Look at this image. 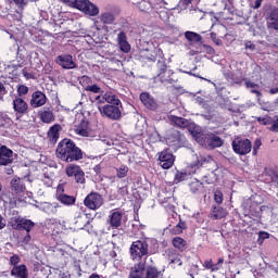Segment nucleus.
I'll return each instance as SVG.
<instances>
[{"instance_id": "obj_1", "label": "nucleus", "mask_w": 278, "mask_h": 278, "mask_svg": "<svg viewBox=\"0 0 278 278\" xmlns=\"http://www.w3.org/2000/svg\"><path fill=\"white\" fill-rule=\"evenodd\" d=\"M56 157L62 162H78L84 157V152L71 139H63L56 148Z\"/></svg>"}, {"instance_id": "obj_2", "label": "nucleus", "mask_w": 278, "mask_h": 278, "mask_svg": "<svg viewBox=\"0 0 278 278\" xmlns=\"http://www.w3.org/2000/svg\"><path fill=\"white\" fill-rule=\"evenodd\" d=\"M149 255H155V250L149 247V242L147 240H137L130 245V256L131 260H147Z\"/></svg>"}, {"instance_id": "obj_3", "label": "nucleus", "mask_w": 278, "mask_h": 278, "mask_svg": "<svg viewBox=\"0 0 278 278\" xmlns=\"http://www.w3.org/2000/svg\"><path fill=\"white\" fill-rule=\"evenodd\" d=\"M123 104H105L99 106V112L102 116L110 118V121H121L123 116Z\"/></svg>"}, {"instance_id": "obj_4", "label": "nucleus", "mask_w": 278, "mask_h": 278, "mask_svg": "<svg viewBox=\"0 0 278 278\" xmlns=\"http://www.w3.org/2000/svg\"><path fill=\"white\" fill-rule=\"evenodd\" d=\"M253 149V143L251 140L241 137L235 138L232 141V150L237 155H248V153Z\"/></svg>"}, {"instance_id": "obj_5", "label": "nucleus", "mask_w": 278, "mask_h": 278, "mask_svg": "<svg viewBox=\"0 0 278 278\" xmlns=\"http://www.w3.org/2000/svg\"><path fill=\"white\" fill-rule=\"evenodd\" d=\"M73 8L85 12L89 16H97L99 14V8L90 2V0H73Z\"/></svg>"}, {"instance_id": "obj_6", "label": "nucleus", "mask_w": 278, "mask_h": 278, "mask_svg": "<svg viewBox=\"0 0 278 278\" xmlns=\"http://www.w3.org/2000/svg\"><path fill=\"white\" fill-rule=\"evenodd\" d=\"M67 177H73L76 184H86V173L79 165L70 164L65 167Z\"/></svg>"}, {"instance_id": "obj_7", "label": "nucleus", "mask_w": 278, "mask_h": 278, "mask_svg": "<svg viewBox=\"0 0 278 278\" xmlns=\"http://www.w3.org/2000/svg\"><path fill=\"white\" fill-rule=\"evenodd\" d=\"M84 205L88 210H99L103 205V195L98 192H91L85 198Z\"/></svg>"}, {"instance_id": "obj_8", "label": "nucleus", "mask_w": 278, "mask_h": 278, "mask_svg": "<svg viewBox=\"0 0 278 278\" xmlns=\"http://www.w3.org/2000/svg\"><path fill=\"white\" fill-rule=\"evenodd\" d=\"M55 63L65 71H73V68H77V63H75V60L71 54H61L56 56Z\"/></svg>"}, {"instance_id": "obj_9", "label": "nucleus", "mask_w": 278, "mask_h": 278, "mask_svg": "<svg viewBox=\"0 0 278 278\" xmlns=\"http://www.w3.org/2000/svg\"><path fill=\"white\" fill-rule=\"evenodd\" d=\"M118 14H121V11L118 10V8H115V7L110 8L100 14V21L104 25H112L114 24V21H116V17L118 16Z\"/></svg>"}, {"instance_id": "obj_10", "label": "nucleus", "mask_w": 278, "mask_h": 278, "mask_svg": "<svg viewBox=\"0 0 278 278\" xmlns=\"http://www.w3.org/2000/svg\"><path fill=\"white\" fill-rule=\"evenodd\" d=\"M159 164L164 170H168V168H173V164H175V155H173L168 150H163L159 153Z\"/></svg>"}, {"instance_id": "obj_11", "label": "nucleus", "mask_w": 278, "mask_h": 278, "mask_svg": "<svg viewBox=\"0 0 278 278\" xmlns=\"http://www.w3.org/2000/svg\"><path fill=\"white\" fill-rule=\"evenodd\" d=\"M35 225L36 224L31 222V219H25L23 217L15 218L12 223L13 229H18L20 231L24 230L27 231V233L34 229Z\"/></svg>"}, {"instance_id": "obj_12", "label": "nucleus", "mask_w": 278, "mask_h": 278, "mask_svg": "<svg viewBox=\"0 0 278 278\" xmlns=\"http://www.w3.org/2000/svg\"><path fill=\"white\" fill-rule=\"evenodd\" d=\"M263 175L267 184H273V186L278 188V167H265Z\"/></svg>"}, {"instance_id": "obj_13", "label": "nucleus", "mask_w": 278, "mask_h": 278, "mask_svg": "<svg viewBox=\"0 0 278 278\" xmlns=\"http://www.w3.org/2000/svg\"><path fill=\"white\" fill-rule=\"evenodd\" d=\"M147 268V258L140 261L131 267L129 278H146L144 270Z\"/></svg>"}, {"instance_id": "obj_14", "label": "nucleus", "mask_w": 278, "mask_h": 278, "mask_svg": "<svg viewBox=\"0 0 278 278\" xmlns=\"http://www.w3.org/2000/svg\"><path fill=\"white\" fill-rule=\"evenodd\" d=\"M14 152L8 147H0V166H8V164H12L14 162L13 159Z\"/></svg>"}, {"instance_id": "obj_15", "label": "nucleus", "mask_w": 278, "mask_h": 278, "mask_svg": "<svg viewBox=\"0 0 278 278\" xmlns=\"http://www.w3.org/2000/svg\"><path fill=\"white\" fill-rule=\"evenodd\" d=\"M11 190L15 194H23L25 192L26 187H25V180L23 178L14 177L10 181Z\"/></svg>"}, {"instance_id": "obj_16", "label": "nucleus", "mask_w": 278, "mask_h": 278, "mask_svg": "<svg viewBox=\"0 0 278 278\" xmlns=\"http://www.w3.org/2000/svg\"><path fill=\"white\" fill-rule=\"evenodd\" d=\"M47 103V96L42 91H35L31 96V108H42Z\"/></svg>"}, {"instance_id": "obj_17", "label": "nucleus", "mask_w": 278, "mask_h": 278, "mask_svg": "<svg viewBox=\"0 0 278 278\" xmlns=\"http://www.w3.org/2000/svg\"><path fill=\"white\" fill-rule=\"evenodd\" d=\"M13 110L17 114H27L29 105L23 98L17 97L13 100Z\"/></svg>"}, {"instance_id": "obj_18", "label": "nucleus", "mask_w": 278, "mask_h": 278, "mask_svg": "<svg viewBox=\"0 0 278 278\" xmlns=\"http://www.w3.org/2000/svg\"><path fill=\"white\" fill-rule=\"evenodd\" d=\"M267 29H274L275 31H278V8L270 10L267 17Z\"/></svg>"}, {"instance_id": "obj_19", "label": "nucleus", "mask_w": 278, "mask_h": 278, "mask_svg": "<svg viewBox=\"0 0 278 278\" xmlns=\"http://www.w3.org/2000/svg\"><path fill=\"white\" fill-rule=\"evenodd\" d=\"M97 101H99L100 103H103V101H105L106 103H109V105L123 104V102H121V99H118V97H116V94H114L112 92H105L102 96V100H101V96H98Z\"/></svg>"}, {"instance_id": "obj_20", "label": "nucleus", "mask_w": 278, "mask_h": 278, "mask_svg": "<svg viewBox=\"0 0 278 278\" xmlns=\"http://www.w3.org/2000/svg\"><path fill=\"white\" fill-rule=\"evenodd\" d=\"M11 277L15 278H29V270L27 269V265H17L11 269Z\"/></svg>"}, {"instance_id": "obj_21", "label": "nucleus", "mask_w": 278, "mask_h": 278, "mask_svg": "<svg viewBox=\"0 0 278 278\" xmlns=\"http://www.w3.org/2000/svg\"><path fill=\"white\" fill-rule=\"evenodd\" d=\"M140 101L148 110H157V102H155V99L148 92H142L140 94Z\"/></svg>"}, {"instance_id": "obj_22", "label": "nucleus", "mask_w": 278, "mask_h": 278, "mask_svg": "<svg viewBox=\"0 0 278 278\" xmlns=\"http://www.w3.org/2000/svg\"><path fill=\"white\" fill-rule=\"evenodd\" d=\"M109 223L114 229H118L123 225V213L119 211H112L109 216Z\"/></svg>"}, {"instance_id": "obj_23", "label": "nucleus", "mask_w": 278, "mask_h": 278, "mask_svg": "<svg viewBox=\"0 0 278 278\" xmlns=\"http://www.w3.org/2000/svg\"><path fill=\"white\" fill-rule=\"evenodd\" d=\"M205 142L211 149H217L218 147H223L224 142L220 137L214 134L205 135Z\"/></svg>"}, {"instance_id": "obj_24", "label": "nucleus", "mask_w": 278, "mask_h": 278, "mask_svg": "<svg viewBox=\"0 0 278 278\" xmlns=\"http://www.w3.org/2000/svg\"><path fill=\"white\" fill-rule=\"evenodd\" d=\"M156 66L159 68L157 77H159L160 81H162V84H164V81H168V84H173V81H170V79H168V77H166V73H167L166 62L157 61Z\"/></svg>"}, {"instance_id": "obj_25", "label": "nucleus", "mask_w": 278, "mask_h": 278, "mask_svg": "<svg viewBox=\"0 0 278 278\" xmlns=\"http://www.w3.org/2000/svg\"><path fill=\"white\" fill-rule=\"evenodd\" d=\"M39 118L42 123H53L55 121V115H53V110L51 109H42L39 112Z\"/></svg>"}, {"instance_id": "obj_26", "label": "nucleus", "mask_w": 278, "mask_h": 278, "mask_svg": "<svg viewBox=\"0 0 278 278\" xmlns=\"http://www.w3.org/2000/svg\"><path fill=\"white\" fill-rule=\"evenodd\" d=\"M75 131L78 136L88 138V136H90V127L88 121L83 119L80 124L76 127Z\"/></svg>"}, {"instance_id": "obj_27", "label": "nucleus", "mask_w": 278, "mask_h": 278, "mask_svg": "<svg viewBox=\"0 0 278 278\" xmlns=\"http://www.w3.org/2000/svg\"><path fill=\"white\" fill-rule=\"evenodd\" d=\"M60 129L61 127L58 124L50 127L48 131V140L51 142V144H55V142L60 140Z\"/></svg>"}, {"instance_id": "obj_28", "label": "nucleus", "mask_w": 278, "mask_h": 278, "mask_svg": "<svg viewBox=\"0 0 278 278\" xmlns=\"http://www.w3.org/2000/svg\"><path fill=\"white\" fill-rule=\"evenodd\" d=\"M168 119L170 121V123L176 125V127H180L181 129H186L187 127H190V121H188L184 117L169 115Z\"/></svg>"}, {"instance_id": "obj_29", "label": "nucleus", "mask_w": 278, "mask_h": 278, "mask_svg": "<svg viewBox=\"0 0 278 278\" xmlns=\"http://www.w3.org/2000/svg\"><path fill=\"white\" fill-rule=\"evenodd\" d=\"M172 244L174 249H177L180 252H184L188 249V242L181 237H175L172 240Z\"/></svg>"}, {"instance_id": "obj_30", "label": "nucleus", "mask_w": 278, "mask_h": 278, "mask_svg": "<svg viewBox=\"0 0 278 278\" xmlns=\"http://www.w3.org/2000/svg\"><path fill=\"white\" fill-rule=\"evenodd\" d=\"M245 88L250 89V92L252 94H256V97H262V93L260 92V85L251 81V79L245 78L243 79Z\"/></svg>"}, {"instance_id": "obj_31", "label": "nucleus", "mask_w": 278, "mask_h": 278, "mask_svg": "<svg viewBox=\"0 0 278 278\" xmlns=\"http://www.w3.org/2000/svg\"><path fill=\"white\" fill-rule=\"evenodd\" d=\"M227 216V210L223 208L222 206H213L212 208V218L214 220H220Z\"/></svg>"}, {"instance_id": "obj_32", "label": "nucleus", "mask_w": 278, "mask_h": 278, "mask_svg": "<svg viewBox=\"0 0 278 278\" xmlns=\"http://www.w3.org/2000/svg\"><path fill=\"white\" fill-rule=\"evenodd\" d=\"M58 201H61L63 205H75V201H77V199L73 195L61 193L58 195Z\"/></svg>"}, {"instance_id": "obj_33", "label": "nucleus", "mask_w": 278, "mask_h": 278, "mask_svg": "<svg viewBox=\"0 0 278 278\" xmlns=\"http://www.w3.org/2000/svg\"><path fill=\"white\" fill-rule=\"evenodd\" d=\"M185 38L189 41V42H202L203 37H201V35L194 33V31H186L185 33Z\"/></svg>"}, {"instance_id": "obj_34", "label": "nucleus", "mask_w": 278, "mask_h": 278, "mask_svg": "<svg viewBox=\"0 0 278 278\" xmlns=\"http://www.w3.org/2000/svg\"><path fill=\"white\" fill-rule=\"evenodd\" d=\"M160 275H162V271L156 269V267L148 266L146 268V274H144L146 278H160Z\"/></svg>"}, {"instance_id": "obj_35", "label": "nucleus", "mask_w": 278, "mask_h": 278, "mask_svg": "<svg viewBox=\"0 0 278 278\" xmlns=\"http://www.w3.org/2000/svg\"><path fill=\"white\" fill-rule=\"evenodd\" d=\"M169 262H170V264H178V266H181V264H184L181 262V255L179 253H177V251H174L169 255Z\"/></svg>"}, {"instance_id": "obj_36", "label": "nucleus", "mask_w": 278, "mask_h": 278, "mask_svg": "<svg viewBox=\"0 0 278 278\" xmlns=\"http://www.w3.org/2000/svg\"><path fill=\"white\" fill-rule=\"evenodd\" d=\"M184 229H186V222H179L170 231L175 236H179V233H184Z\"/></svg>"}, {"instance_id": "obj_37", "label": "nucleus", "mask_w": 278, "mask_h": 278, "mask_svg": "<svg viewBox=\"0 0 278 278\" xmlns=\"http://www.w3.org/2000/svg\"><path fill=\"white\" fill-rule=\"evenodd\" d=\"M203 266H204V268H206V270H211V273H215L216 270H220V267H218V265H215L214 262H212V260L205 261Z\"/></svg>"}, {"instance_id": "obj_38", "label": "nucleus", "mask_w": 278, "mask_h": 278, "mask_svg": "<svg viewBox=\"0 0 278 278\" xmlns=\"http://www.w3.org/2000/svg\"><path fill=\"white\" fill-rule=\"evenodd\" d=\"M189 188H190L192 194H197V192H199V190H201V188H203V184H201L199 180H195L189 185Z\"/></svg>"}, {"instance_id": "obj_39", "label": "nucleus", "mask_w": 278, "mask_h": 278, "mask_svg": "<svg viewBox=\"0 0 278 278\" xmlns=\"http://www.w3.org/2000/svg\"><path fill=\"white\" fill-rule=\"evenodd\" d=\"M128 173H129V167H127L126 165H122L119 168H117V177L119 179L127 177Z\"/></svg>"}, {"instance_id": "obj_40", "label": "nucleus", "mask_w": 278, "mask_h": 278, "mask_svg": "<svg viewBox=\"0 0 278 278\" xmlns=\"http://www.w3.org/2000/svg\"><path fill=\"white\" fill-rule=\"evenodd\" d=\"M78 81L86 90V88H88V86L92 84V78H90L89 76H81L80 78H78Z\"/></svg>"}, {"instance_id": "obj_41", "label": "nucleus", "mask_w": 278, "mask_h": 278, "mask_svg": "<svg viewBox=\"0 0 278 278\" xmlns=\"http://www.w3.org/2000/svg\"><path fill=\"white\" fill-rule=\"evenodd\" d=\"M188 179V173L186 172H177L175 175V181L179 184V181H186Z\"/></svg>"}, {"instance_id": "obj_42", "label": "nucleus", "mask_w": 278, "mask_h": 278, "mask_svg": "<svg viewBox=\"0 0 278 278\" xmlns=\"http://www.w3.org/2000/svg\"><path fill=\"white\" fill-rule=\"evenodd\" d=\"M121 51H123V53H129V51H131V46L129 45V41H122L118 43Z\"/></svg>"}, {"instance_id": "obj_43", "label": "nucleus", "mask_w": 278, "mask_h": 278, "mask_svg": "<svg viewBox=\"0 0 278 278\" xmlns=\"http://www.w3.org/2000/svg\"><path fill=\"white\" fill-rule=\"evenodd\" d=\"M87 92H93V94H99L101 92V87L97 85H89L85 89Z\"/></svg>"}, {"instance_id": "obj_44", "label": "nucleus", "mask_w": 278, "mask_h": 278, "mask_svg": "<svg viewBox=\"0 0 278 278\" xmlns=\"http://www.w3.org/2000/svg\"><path fill=\"white\" fill-rule=\"evenodd\" d=\"M27 92H29V87H27L25 85H21L17 87L18 97H25V94H27Z\"/></svg>"}, {"instance_id": "obj_45", "label": "nucleus", "mask_w": 278, "mask_h": 278, "mask_svg": "<svg viewBox=\"0 0 278 278\" xmlns=\"http://www.w3.org/2000/svg\"><path fill=\"white\" fill-rule=\"evenodd\" d=\"M256 121L260 125H270V123H273V118H270V116L256 117Z\"/></svg>"}, {"instance_id": "obj_46", "label": "nucleus", "mask_w": 278, "mask_h": 278, "mask_svg": "<svg viewBox=\"0 0 278 278\" xmlns=\"http://www.w3.org/2000/svg\"><path fill=\"white\" fill-rule=\"evenodd\" d=\"M214 201L218 205H220L223 203V192L220 190H216L215 191V193H214Z\"/></svg>"}, {"instance_id": "obj_47", "label": "nucleus", "mask_w": 278, "mask_h": 278, "mask_svg": "<svg viewBox=\"0 0 278 278\" xmlns=\"http://www.w3.org/2000/svg\"><path fill=\"white\" fill-rule=\"evenodd\" d=\"M10 264L11 266H18L17 264H21V256L18 254H14L10 257Z\"/></svg>"}, {"instance_id": "obj_48", "label": "nucleus", "mask_w": 278, "mask_h": 278, "mask_svg": "<svg viewBox=\"0 0 278 278\" xmlns=\"http://www.w3.org/2000/svg\"><path fill=\"white\" fill-rule=\"evenodd\" d=\"M60 207V204L52 203L48 205V210L50 214H58V208Z\"/></svg>"}, {"instance_id": "obj_49", "label": "nucleus", "mask_w": 278, "mask_h": 278, "mask_svg": "<svg viewBox=\"0 0 278 278\" xmlns=\"http://www.w3.org/2000/svg\"><path fill=\"white\" fill-rule=\"evenodd\" d=\"M261 147H262V140L255 139L254 146H253V155H257V151Z\"/></svg>"}, {"instance_id": "obj_50", "label": "nucleus", "mask_w": 278, "mask_h": 278, "mask_svg": "<svg viewBox=\"0 0 278 278\" xmlns=\"http://www.w3.org/2000/svg\"><path fill=\"white\" fill-rule=\"evenodd\" d=\"M269 131H274V134H278V118L270 123Z\"/></svg>"}, {"instance_id": "obj_51", "label": "nucleus", "mask_w": 278, "mask_h": 278, "mask_svg": "<svg viewBox=\"0 0 278 278\" xmlns=\"http://www.w3.org/2000/svg\"><path fill=\"white\" fill-rule=\"evenodd\" d=\"M127 41V34L125 31H119L117 35V45Z\"/></svg>"}, {"instance_id": "obj_52", "label": "nucleus", "mask_w": 278, "mask_h": 278, "mask_svg": "<svg viewBox=\"0 0 278 278\" xmlns=\"http://www.w3.org/2000/svg\"><path fill=\"white\" fill-rule=\"evenodd\" d=\"M13 3H15V5H17V8H25V5H27V0H12Z\"/></svg>"}, {"instance_id": "obj_53", "label": "nucleus", "mask_w": 278, "mask_h": 278, "mask_svg": "<svg viewBox=\"0 0 278 278\" xmlns=\"http://www.w3.org/2000/svg\"><path fill=\"white\" fill-rule=\"evenodd\" d=\"M7 92H8V89H5V85H3V83H0V99H3Z\"/></svg>"}, {"instance_id": "obj_54", "label": "nucleus", "mask_w": 278, "mask_h": 278, "mask_svg": "<svg viewBox=\"0 0 278 278\" xmlns=\"http://www.w3.org/2000/svg\"><path fill=\"white\" fill-rule=\"evenodd\" d=\"M149 5V2L142 1L139 3V9L140 10H146Z\"/></svg>"}, {"instance_id": "obj_55", "label": "nucleus", "mask_w": 278, "mask_h": 278, "mask_svg": "<svg viewBox=\"0 0 278 278\" xmlns=\"http://www.w3.org/2000/svg\"><path fill=\"white\" fill-rule=\"evenodd\" d=\"M245 49H251L253 51L255 49V45H253L251 41L245 42Z\"/></svg>"}, {"instance_id": "obj_56", "label": "nucleus", "mask_w": 278, "mask_h": 278, "mask_svg": "<svg viewBox=\"0 0 278 278\" xmlns=\"http://www.w3.org/2000/svg\"><path fill=\"white\" fill-rule=\"evenodd\" d=\"M60 3H65V5H70V8H73V0H59Z\"/></svg>"}, {"instance_id": "obj_57", "label": "nucleus", "mask_w": 278, "mask_h": 278, "mask_svg": "<svg viewBox=\"0 0 278 278\" xmlns=\"http://www.w3.org/2000/svg\"><path fill=\"white\" fill-rule=\"evenodd\" d=\"M262 1L264 0H255L254 10H258V8H262Z\"/></svg>"}, {"instance_id": "obj_58", "label": "nucleus", "mask_w": 278, "mask_h": 278, "mask_svg": "<svg viewBox=\"0 0 278 278\" xmlns=\"http://www.w3.org/2000/svg\"><path fill=\"white\" fill-rule=\"evenodd\" d=\"M173 136H175L176 140H180L181 139V134H179V131H177V130L173 131Z\"/></svg>"}, {"instance_id": "obj_59", "label": "nucleus", "mask_w": 278, "mask_h": 278, "mask_svg": "<svg viewBox=\"0 0 278 278\" xmlns=\"http://www.w3.org/2000/svg\"><path fill=\"white\" fill-rule=\"evenodd\" d=\"M277 93H278V87L271 88V89L269 90V94H277Z\"/></svg>"}, {"instance_id": "obj_60", "label": "nucleus", "mask_w": 278, "mask_h": 278, "mask_svg": "<svg viewBox=\"0 0 278 278\" xmlns=\"http://www.w3.org/2000/svg\"><path fill=\"white\" fill-rule=\"evenodd\" d=\"M5 227V223H3V216L0 215V229Z\"/></svg>"}, {"instance_id": "obj_61", "label": "nucleus", "mask_w": 278, "mask_h": 278, "mask_svg": "<svg viewBox=\"0 0 278 278\" xmlns=\"http://www.w3.org/2000/svg\"><path fill=\"white\" fill-rule=\"evenodd\" d=\"M31 240V236H29V232H27V236L24 237V242H29Z\"/></svg>"}, {"instance_id": "obj_62", "label": "nucleus", "mask_w": 278, "mask_h": 278, "mask_svg": "<svg viewBox=\"0 0 278 278\" xmlns=\"http://www.w3.org/2000/svg\"><path fill=\"white\" fill-rule=\"evenodd\" d=\"M223 262H225L223 258H218L217 264H215V266H217V268H220V265L223 264Z\"/></svg>"}, {"instance_id": "obj_63", "label": "nucleus", "mask_w": 278, "mask_h": 278, "mask_svg": "<svg viewBox=\"0 0 278 278\" xmlns=\"http://www.w3.org/2000/svg\"><path fill=\"white\" fill-rule=\"evenodd\" d=\"M260 238H268V232H260Z\"/></svg>"}, {"instance_id": "obj_64", "label": "nucleus", "mask_w": 278, "mask_h": 278, "mask_svg": "<svg viewBox=\"0 0 278 278\" xmlns=\"http://www.w3.org/2000/svg\"><path fill=\"white\" fill-rule=\"evenodd\" d=\"M182 3L185 5H190V3H192V0H182Z\"/></svg>"}]
</instances>
